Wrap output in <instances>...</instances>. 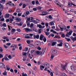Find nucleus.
Returning a JSON list of instances; mask_svg holds the SVG:
<instances>
[{
    "instance_id": "obj_1",
    "label": "nucleus",
    "mask_w": 76,
    "mask_h": 76,
    "mask_svg": "<svg viewBox=\"0 0 76 76\" xmlns=\"http://www.w3.org/2000/svg\"><path fill=\"white\" fill-rule=\"evenodd\" d=\"M50 53L52 54H57V50L55 49H53L50 51Z\"/></svg>"
},
{
    "instance_id": "obj_2",
    "label": "nucleus",
    "mask_w": 76,
    "mask_h": 76,
    "mask_svg": "<svg viewBox=\"0 0 76 76\" xmlns=\"http://www.w3.org/2000/svg\"><path fill=\"white\" fill-rule=\"evenodd\" d=\"M71 69L72 72H76V67L74 66H71Z\"/></svg>"
},
{
    "instance_id": "obj_3",
    "label": "nucleus",
    "mask_w": 76,
    "mask_h": 76,
    "mask_svg": "<svg viewBox=\"0 0 76 76\" xmlns=\"http://www.w3.org/2000/svg\"><path fill=\"white\" fill-rule=\"evenodd\" d=\"M64 45L65 48H68V49H70V47L68 43H64Z\"/></svg>"
},
{
    "instance_id": "obj_4",
    "label": "nucleus",
    "mask_w": 76,
    "mask_h": 76,
    "mask_svg": "<svg viewBox=\"0 0 76 76\" xmlns=\"http://www.w3.org/2000/svg\"><path fill=\"white\" fill-rule=\"evenodd\" d=\"M73 32V31L72 30H71L69 32V33L67 32L66 34V37H69V35H72V33Z\"/></svg>"
},
{
    "instance_id": "obj_5",
    "label": "nucleus",
    "mask_w": 76,
    "mask_h": 76,
    "mask_svg": "<svg viewBox=\"0 0 76 76\" xmlns=\"http://www.w3.org/2000/svg\"><path fill=\"white\" fill-rule=\"evenodd\" d=\"M66 66H67V64H66L65 65L62 64H61V66L62 69H64V70H66Z\"/></svg>"
},
{
    "instance_id": "obj_6",
    "label": "nucleus",
    "mask_w": 76,
    "mask_h": 76,
    "mask_svg": "<svg viewBox=\"0 0 76 76\" xmlns=\"http://www.w3.org/2000/svg\"><path fill=\"white\" fill-rule=\"evenodd\" d=\"M15 20L16 21V22H20V21L21 20L20 18L18 17L15 18Z\"/></svg>"
},
{
    "instance_id": "obj_7",
    "label": "nucleus",
    "mask_w": 76,
    "mask_h": 76,
    "mask_svg": "<svg viewBox=\"0 0 76 76\" xmlns=\"http://www.w3.org/2000/svg\"><path fill=\"white\" fill-rule=\"evenodd\" d=\"M44 66L47 68H49L50 67V64H49L48 63H45L44 64Z\"/></svg>"
},
{
    "instance_id": "obj_8",
    "label": "nucleus",
    "mask_w": 76,
    "mask_h": 76,
    "mask_svg": "<svg viewBox=\"0 0 76 76\" xmlns=\"http://www.w3.org/2000/svg\"><path fill=\"white\" fill-rule=\"evenodd\" d=\"M45 38V37L44 36L43 34H41L40 37V39L41 40V41H42L43 38Z\"/></svg>"
},
{
    "instance_id": "obj_9",
    "label": "nucleus",
    "mask_w": 76,
    "mask_h": 76,
    "mask_svg": "<svg viewBox=\"0 0 76 76\" xmlns=\"http://www.w3.org/2000/svg\"><path fill=\"white\" fill-rule=\"evenodd\" d=\"M70 38L73 41H76V37H73L72 36L70 37Z\"/></svg>"
},
{
    "instance_id": "obj_10",
    "label": "nucleus",
    "mask_w": 76,
    "mask_h": 76,
    "mask_svg": "<svg viewBox=\"0 0 76 76\" xmlns=\"http://www.w3.org/2000/svg\"><path fill=\"white\" fill-rule=\"evenodd\" d=\"M47 14V11H45L42 13V14L40 15H42V16H44V15H46Z\"/></svg>"
},
{
    "instance_id": "obj_11",
    "label": "nucleus",
    "mask_w": 76,
    "mask_h": 76,
    "mask_svg": "<svg viewBox=\"0 0 76 76\" xmlns=\"http://www.w3.org/2000/svg\"><path fill=\"white\" fill-rule=\"evenodd\" d=\"M39 35H38L36 36L34 34V39H36V38L37 39H39Z\"/></svg>"
},
{
    "instance_id": "obj_12",
    "label": "nucleus",
    "mask_w": 76,
    "mask_h": 76,
    "mask_svg": "<svg viewBox=\"0 0 76 76\" xmlns=\"http://www.w3.org/2000/svg\"><path fill=\"white\" fill-rule=\"evenodd\" d=\"M55 23V21H52L49 23V25L50 26H52V25H54V23Z\"/></svg>"
},
{
    "instance_id": "obj_13",
    "label": "nucleus",
    "mask_w": 76,
    "mask_h": 76,
    "mask_svg": "<svg viewBox=\"0 0 76 76\" xmlns=\"http://www.w3.org/2000/svg\"><path fill=\"white\" fill-rule=\"evenodd\" d=\"M3 5L1 4H0V11L2 12V10H3Z\"/></svg>"
},
{
    "instance_id": "obj_14",
    "label": "nucleus",
    "mask_w": 76,
    "mask_h": 76,
    "mask_svg": "<svg viewBox=\"0 0 76 76\" xmlns=\"http://www.w3.org/2000/svg\"><path fill=\"white\" fill-rule=\"evenodd\" d=\"M45 68V67L43 65H40V70H43V69H44Z\"/></svg>"
},
{
    "instance_id": "obj_15",
    "label": "nucleus",
    "mask_w": 76,
    "mask_h": 76,
    "mask_svg": "<svg viewBox=\"0 0 76 76\" xmlns=\"http://www.w3.org/2000/svg\"><path fill=\"white\" fill-rule=\"evenodd\" d=\"M18 26H22V25H23V22H21L20 23H18L17 24Z\"/></svg>"
},
{
    "instance_id": "obj_16",
    "label": "nucleus",
    "mask_w": 76,
    "mask_h": 76,
    "mask_svg": "<svg viewBox=\"0 0 76 76\" xmlns=\"http://www.w3.org/2000/svg\"><path fill=\"white\" fill-rule=\"evenodd\" d=\"M10 16V14H7L6 15L4 16L5 18H9V16Z\"/></svg>"
},
{
    "instance_id": "obj_17",
    "label": "nucleus",
    "mask_w": 76,
    "mask_h": 76,
    "mask_svg": "<svg viewBox=\"0 0 76 76\" xmlns=\"http://www.w3.org/2000/svg\"><path fill=\"white\" fill-rule=\"evenodd\" d=\"M62 45H63V42H61L59 43V44H58L57 46L58 47H62Z\"/></svg>"
},
{
    "instance_id": "obj_18",
    "label": "nucleus",
    "mask_w": 76,
    "mask_h": 76,
    "mask_svg": "<svg viewBox=\"0 0 76 76\" xmlns=\"http://www.w3.org/2000/svg\"><path fill=\"white\" fill-rule=\"evenodd\" d=\"M8 4H9V5L10 6H13L14 4L12 3L11 2H9L8 3Z\"/></svg>"
},
{
    "instance_id": "obj_19",
    "label": "nucleus",
    "mask_w": 76,
    "mask_h": 76,
    "mask_svg": "<svg viewBox=\"0 0 76 76\" xmlns=\"http://www.w3.org/2000/svg\"><path fill=\"white\" fill-rule=\"evenodd\" d=\"M35 53L37 54V55H39V54H41L42 52H39V51H36Z\"/></svg>"
},
{
    "instance_id": "obj_20",
    "label": "nucleus",
    "mask_w": 76,
    "mask_h": 76,
    "mask_svg": "<svg viewBox=\"0 0 76 76\" xmlns=\"http://www.w3.org/2000/svg\"><path fill=\"white\" fill-rule=\"evenodd\" d=\"M26 32H28V31H32V30L31 29H30L29 28H26Z\"/></svg>"
},
{
    "instance_id": "obj_21",
    "label": "nucleus",
    "mask_w": 76,
    "mask_h": 76,
    "mask_svg": "<svg viewBox=\"0 0 76 76\" xmlns=\"http://www.w3.org/2000/svg\"><path fill=\"white\" fill-rule=\"evenodd\" d=\"M24 35L25 36V38H30V37L28 36V34H24Z\"/></svg>"
},
{
    "instance_id": "obj_22",
    "label": "nucleus",
    "mask_w": 76,
    "mask_h": 76,
    "mask_svg": "<svg viewBox=\"0 0 76 76\" xmlns=\"http://www.w3.org/2000/svg\"><path fill=\"white\" fill-rule=\"evenodd\" d=\"M5 65L3 63H0V68H2L3 66H4Z\"/></svg>"
},
{
    "instance_id": "obj_23",
    "label": "nucleus",
    "mask_w": 76,
    "mask_h": 76,
    "mask_svg": "<svg viewBox=\"0 0 76 76\" xmlns=\"http://www.w3.org/2000/svg\"><path fill=\"white\" fill-rule=\"evenodd\" d=\"M6 66L7 70H8V71H9L10 70V66H9V65H6Z\"/></svg>"
},
{
    "instance_id": "obj_24",
    "label": "nucleus",
    "mask_w": 76,
    "mask_h": 76,
    "mask_svg": "<svg viewBox=\"0 0 76 76\" xmlns=\"http://www.w3.org/2000/svg\"><path fill=\"white\" fill-rule=\"evenodd\" d=\"M62 27L63 28L64 30H66V27L65 25H62Z\"/></svg>"
},
{
    "instance_id": "obj_25",
    "label": "nucleus",
    "mask_w": 76,
    "mask_h": 76,
    "mask_svg": "<svg viewBox=\"0 0 76 76\" xmlns=\"http://www.w3.org/2000/svg\"><path fill=\"white\" fill-rule=\"evenodd\" d=\"M57 42H53L52 43V46H54L56 44Z\"/></svg>"
},
{
    "instance_id": "obj_26",
    "label": "nucleus",
    "mask_w": 76,
    "mask_h": 76,
    "mask_svg": "<svg viewBox=\"0 0 76 76\" xmlns=\"http://www.w3.org/2000/svg\"><path fill=\"white\" fill-rule=\"evenodd\" d=\"M30 13L29 12L27 11L25 13H24V15H26V16H27V15H28Z\"/></svg>"
},
{
    "instance_id": "obj_27",
    "label": "nucleus",
    "mask_w": 76,
    "mask_h": 76,
    "mask_svg": "<svg viewBox=\"0 0 76 76\" xmlns=\"http://www.w3.org/2000/svg\"><path fill=\"white\" fill-rule=\"evenodd\" d=\"M26 6V5L25 4H23V9H24L25 8V7Z\"/></svg>"
},
{
    "instance_id": "obj_28",
    "label": "nucleus",
    "mask_w": 76,
    "mask_h": 76,
    "mask_svg": "<svg viewBox=\"0 0 76 76\" xmlns=\"http://www.w3.org/2000/svg\"><path fill=\"white\" fill-rule=\"evenodd\" d=\"M30 20H31V18L30 17L28 18L27 19V20L26 21V23H27V22H28V21H30Z\"/></svg>"
},
{
    "instance_id": "obj_29",
    "label": "nucleus",
    "mask_w": 76,
    "mask_h": 76,
    "mask_svg": "<svg viewBox=\"0 0 76 76\" xmlns=\"http://www.w3.org/2000/svg\"><path fill=\"white\" fill-rule=\"evenodd\" d=\"M37 26V27H39V28H42V26L41 25L38 24Z\"/></svg>"
},
{
    "instance_id": "obj_30",
    "label": "nucleus",
    "mask_w": 76,
    "mask_h": 76,
    "mask_svg": "<svg viewBox=\"0 0 76 76\" xmlns=\"http://www.w3.org/2000/svg\"><path fill=\"white\" fill-rule=\"evenodd\" d=\"M3 75H7V72L6 71H5L3 73Z\"/></svg>"
},
{
    "instance_id": "obj_31",
    "label": "nucleus",
    "mask_w": 76,
    "mask_h": 76,
    "mask_svg": "<svg viewBox=\"0 0 76 76\" xmlns=\"http://www.w3.org/2000/svg\"><path fill=\"white\" fill-rule=\"evenodd\" d=\"M16 31H17L19 32H20L21 31V30H20V28H17Z\"/></svg>"
},
{
    "instance_id": "obj_32",
    "label": "nucleus",
    "mask_w": 76,
    "mask_h": 76,
    "mask_svg": "<svg viewBox=\"0 0 76 76\" xmlns=\"http://www.w3.org/2000/svg\"><path fill=\"white\" fill-rule=\"evenodd\" d=\"M43 41L45 42L47 41V39H46V38L45 37L43 39Z\"/></svg>"
},
{
    "instance_id": "obj_33",
    "label": "nucleus",
    "mask_w": 76,
    "mask_h": 76,
    "mask_svg": "<svg viewBox=\"0 0 76 76\" xmlns=\"http://www.w3.org/2000/svg\"><path fill=\"white\" fill-rule=\"evenodd\" d=\"M18 13H19L20 12V10L19 9H17L16 11Z\"/></svg>"
},
{
    "instance_id": "obj_34",
    "label": "nucleus",
    "mask_w": 76,
    "mask_h": 76,
    "mask_svg": "<svg viewBox=\"0 0 76 76\" xmlns=\"http://www.w3.org/2000/svg\"><path fill=\"white\" fill-rule=\"evenodd\" d=\"M45 34L46 35H50V33L49 32H45Z\"/></svg>"
},
{
    "instance_id": "obj_35",
    "label": "nucleus",
    "mask_w": 76,
    "mask_h": 76,
    "mask_svg": "<svg viewBox=\"0 0 76 76\" xmlns=\"http://www.w3.org/2000/svg\"><path fill=\"white\" fill-rule=\"evenodd\" d=\"M46 50V48H45L44 49L43 51H42V53H43V54H44V53H45Z\"/></svg>"
},
{
    "instance_id": "obj_36",
    "label": "nucleus",
    "mask_w": 76,
    "mask_h": 76,
    "mask_svg": "<svg viewBox=\"0 0 76 76\" xmlns=\"http://www.w3.org/2000/svg\"><path fill=\"white\" fill-rule=\"evenodd\" d=\"M11 31L15 32H16V30L15 28H13L12 29Z\"/></svg>"
},
{
    "instance_id": "obj_37",
    "label": "nucleus",
    "mask_w": 76,
    "mask_h": 76,
    "mask_svg": "<svg viewBox=\"0 0 76 76\" xmlns=\"http://www.w3.org/2000/svg\"><path fill=\"white\" fill-rule=\"evenodd\" d=\"M33 26H34V24H33V23H31L30 27V28H32Z\"/></svg>"
},
{
    "instance_id": "obj_38",
    "label": "nucleus",
    "mask_w": 76,
    "mask_h": 76,
    "mask_svg": "<svg viewBox=\"0 0 76 76\" xmlns=\"http://www.w3.org/2000/svg\"><path fill=\"white\" fill-rule=\"evenodd\" d=\"M69 74V75H73L74 74V73H73L72 72H68Z\"/></svg>"
},
{
    "instance_id": "obj_39",
    "label": "nucleus",
    "mask_w": 76,
    "mask_h": 76,
    "mask_svg": "<svg viewBox=\"0 0 76 76\" xmlns=\"http://www.w3.org/2000/svg\"><path fill=\"white\" fill-rule=\"evenodd\" d=\"M37 9H38L39 10H41V7L40 6H39V7H37Z\"/></svg>"
},
{
    "instance_id": "obj_40",
    "label": "nucleus",
    "mask_w": 76,
    "mask_h": 76,
    "mask_svg": "<svg viewBox=\"0 0 76 76\" xmlns=\"http://www.w3.org/2000/svg\"><path fill=\"white\" fill-rule=\"evenodd\" d=\"M68 5L69 6H72V3H71L69 2H68Z\"/></svg>"
},
{
    "instance_id": "obj_41",
    "label": "nucleus",
    "mask_w": 76,
    "mask_h": 76,
    "mask_svg": "<svg viewBox=\"0 0 76 76\" xmlns=\"http://www.w3.org/2000/svg\"><path fill=\"white\" fill-rule=\"evenodd\" d=\"M35 34H30V37H32V36H34Z\"/></svg>"
},
{
    "instance_id": "obj_42",
    "label": "nucleus",
    "mask_w": 76,
    "mask_h": 76,
    "mask_svg": "<svg viewBox=\"0 0 76 76\" xmlns=\"http://www.w3.org/2000/svg\"><path fill=\"white\" fill-rule=\"evenodd\" d=\"M58 26H59V27H60V29H61V31H63V27H61L60 26L58 25Z\"/></svg>"
},
{
    "instance_id": "obj_43",
    "label": "nucleus",
    "mask_w": 76,
    "mask_h": 76,
    "mask_svg": "<svg viewBox=\"0 0 76 76\" xmlns=\"http://www.w3.org/2000/svg\"><path fill=\"white\" fill-rule=\"evenodd\" d=\"M8 28H9L8 31H10L11 29H10V28H12V27H11V26H8Z\"/></svg>"
},
{
    "instance_id": "obj_44",
    "label": "nucleus",
    "mask_w": 76,
    "mask_h": 76,
    "mask_svg": "<svg viewBox=\"0 0 76 76\" xmlns=\"http://www.w3.org/2000/svg\"><path fill=\"white\" fill-rule=\"evenodd\" d=\"M7 45H8V46H10L11 45V43H7L6 44Z\"/></svg>"
},
{
    "instance_id": "obj_45",
    "label": "nucleus",
    "mask_w": 76,
    "mask_h": 76,
    "mask_svg": "<svg viewBox=\"0 0 76 76\" xmlns=\"http://www.w3.org/2000/svg\"><path fill=\"white\" fill-rule=\"evenodd\" d=\"M21 15H22V13H18V16H21Z\"/></svg>"
},
{
    "instance_id": "obj_46",
    "label": "nucleus",
    "mask_w": 76,
    "mask_h": 76,
    "mask_svg": "<svg viewBox=\"0 0 76 76\" xmlns=\"http://www.w3.org/2000/svg\"><path fill=\"white\" fill-rule=\"evenodd\" d=\"M65 39L67 41H70V39H68L67 38H66Z\"/></svg>"
},
{
    "instance_id": "obj_47",
    "label": "nucleus",
    "mask_w": 76,
    "mask_h": 76,
    "mask_svg": "<svg viewBox=\"0 0 76 76\" xmlns=\"http://www.w3.org/2000/svg\"><path fill=\"white\" fill-rule=\"evenodd\" d=\"M54 56L53 55V54L51 56V59L53 60V58H54Z\"/></svg>"
},
{
    "instance_id": "obj_48",
    "label": "nucleus",
    "mask_w": 76,
    "mask_h": 76,
    "mask_svg": "<svg viewBox=\"0 0 76 76\" xmlns=\"http://www.w3.org/2000/svg\"><path fill=\"white\" fill-rule=\"evenodd\" d=\"M13 19L12 18H11L10 19V23H12V22H13Z\"/></svg>"
},
{
    "instance_id": "obj_49",
    "label": "nucleus",
    "mask_w": 76,
    "mask_h": 76,
    "mask_svg": "<svg viewBox=\"0 0 76 76\" xmlns=\"http://www.w3.org/2000/svg\"><path fill=\"white\" fill-rule=\"evenodd\" d=\"M55 3H56V4L59 5V4H58V1H55Z\"/></svg>"
},
{
    "instance_id": "obj_50",
    "label": "nucleus",
    "mask_w": 76,
    "mask_h": 76,
    "mask_svg": "<svg viewBox=\"0 0 76 76\" xmlns=\"http://www.w3.org/2000/svg\"><path fill=\"white\" fill-rule=\"evenodd\" d=\"M34 23H38V22L37 21H36V20H34Z\"/></svg>"
},
{
    "instance_id": "obj_51",
    "label": "nucleus",
    "mask_w": 76,
    "mask_h": 76,
    "mask_svg": "<svg viewBox=\"0 0 76 76\" xmlns=\"http://www.w3.org/2000/svg\"><path fill=\"white\" fill-rule=\"evenodd\" d=\"M13 47L14 48L15 47V48H17V46L16 45H14V46H13Z\"/></svg>"
},
{
    "instance_id": "obj_52",
    "label": "nucleus",
    "mask_w": 76,
    "mask_h": 76,
    "mask_svg": "<svg viewBox=\"0 0 76 76\" xmlns=\"http://www.w3.org/2000/svg\"><path fill=\"white\" fill-rule=\"evenodd\" d=\"M45 25L47 27H48V23H46Z\"/></svg>"
},
{
    "instance_id": "obj_53",
    "label": "nucleus",
    "mask_w": 76,
    "mask_h": 76,
    "mask_svg": "<svg viewBox=\"0 0 76 76\" xmlns=\"http://www.w3.org/2000/svg\"><path fill=\"white\" fill-rule=\"evenodd\" d=\"M3 55L2 54H0V58H3Z\"/></svg>"
},
{
    "instance_id": "obj_54",
    "label": "nucleus",
    "mask_w": 76,
    "mask_h": 76,
    "mask_svg": "<svg viewBox=\"0 0 76 76\" xmlns=\"http://www.w3.org/2000/svg\"><path fill=\"white\" fill-rule=\"evenodd\" d=\"M36 4H39V2L38 0L36 1Z\"/></svg>"
},
{
    "instance_id": "obj_55",
    "label": "nucleus",
    "mask_w": 76,
    "mask_h": 76,
    "mask_svg": "<svg viewBox=\"0 0 76 76\" xmlns=\"http://www.w3.org/2000/svg\"><path fill=\"white\" fill-rule=\"evenodd\" d=\"M32 4H33V5H34V4H35V1H32Z\"/></svg>"
},
{
    "instance_id": "obj_56",
    "label": "nucleus",
    "mask_w": 76,
    "mask_h": 76,
    "mask_svg": "<svg viewBox=\"0 0 76 76\" xmlns=\"http://www.w3.org/2000/svg\"><path fill=\"white\" fill-rule=\"evenodd\" d=\"M5 60H7V61H8V60H9V59L7 57H6L5 58Z\"/></svg>"
},
{
    "instance_id": "obj_57",
    "label": "nucleus",
    "mask_w": 76,
    "mask_h": 76,
    "mask_svg": "<svg viewBox=\"0 0 76 76\" xmlns=\"http://www.w3.org/2000/svg\"><path fill=\"white\" fill-rule=\"evenodd\" d=\"M23 56H26V53L25 52H23Z\"/></svg>"
},
{
    "instance_id": "obj_58",
    "label": "nucleus",
    "mask_w": 76,
    "mask_h": 76,
    "mask_svg": "<svg viewBox=\"0 0 76 76\" xmlns=\"http://www.w3.org/2000/svg\"><path fill=\"white\" fill-rule=\"evenodd\" d=\"M3 26H4V27H6V24L5 23H4L3 25Z\"/></svg>"
},
{
    "instance_id": "obj_59",
    "label": "nucleus",
    "mask_w": 76,
    "mask_h": 76,
    "mask_svg": "<svg viewBox=\"0 0 76 76\" xmlns=\"http://www.w3.org/2000/svg\"><path fill=\"white\" fill-rule=\"evenodd\" d=\"M37 49L38 50H41V48L40 47H38L37 48Z\"/></svg>"
},
{
    "instance_id": "obj_60",
    "label": "nucleus",
    "mask_w": 76,
    "mask_h": 76,
    "mask_svg": "<svg viewBox=\"0 0 76 76\" xmlns=\"http://www.w3.org/2000/svg\"><path fill=\"white\" fill-rule=\"evenodd\" d=\"M34 51H35V50H31V54H32V53H34Z\"/></svg>"
},
{
    "instance_id": "obj_61",
    "label": "nucleus",
    "mask_w": 76,
    "mask_h": 76,
    "mask_svg": "<svg viewBox=\"0 0 76 76\" xmlns=\"http://www.w3.org/2000/svg\"><path fill=\"white\" fill-rule=\"evenodd\" d=\"M50 35L52 37H54V34H51Z\"/></svg>"
},
{
    "instance_id": "obj_62",
    "label": "nucleus",
    "mask_w": 76,
    "mask_h": 76,
    "mask_svg": "<svg viewBox=\"0 0 76 76\" xmlns=\"http://www.w3.org/2000/svg\"><path fill=\"white\" fill-rule=\"evenodd\" d=\"M50 75L51 76H54L53 75V72H51L50 73Z\"/></svg>"
},
{
    "instance_id": "obj_63",
    "label": "nucleus",
    "mask_w": 76,
    "mask_h": 76,
    "mask_svg": "<svg viewBox=\"0 0 76 76\" xmlns=\"http://www.w3.org/2000/svg\"><path fill=\"white\" fill-rule=\"evenodd\" d=\"M62 76H67V75H66L64 73H63L62 74Z\"/></svg>"
},
{
    "instance_id": "obj_64",
    "label": "nucleus",
    "mask_w": 76,
    "mask_h": 76,
    "mask_svg": "<svg viewBox=\"0 0 76 76\" xmlns=\"http://www.w3.org/2000/svg\"><path fill=\"white\" fill-rule=\"evenodd\" d=\"M26 42L27 44H30V41L29 40H27Z\"/></svg>"
}]
</instances>
